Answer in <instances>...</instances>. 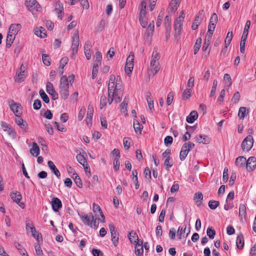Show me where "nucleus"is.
Wrapping results in <instances>:
<instances>
[{
  "label": "nucleus",
  "mask_w": 256,
  "mask_h": 256,
  "mask_svg": "<svg viewBox=\"0 0 256 256\" xmlns=\"http://www.w3.org/2000/svg\"><path fill=\"white\" fill-rule=\"evenodd\" d=\"M94 59L95 62L97 63L101 62L102 59V54L100 52H97L94 56Z\"/></svg>",
  "instance_id": "nucleus-49"
},
{
  "label": "nucleus",
  "mask_w": 256,
  "mask_h": 256,
  "mask_svg": "<svg viewBox=\"0 0 256 256\" xmlns=\"http://www.w3.org/2000/svg\"><path fill=\"white\" fill-rule=\"evenodd\" d=\"M128 236L129 240L132 243L137 244V242H138V237L135 232H134L133 231L130 232L128 233Z\"/></svg>",
  "instance_id": "nucleus-29"
},
{
  "label": "nucleus",
  "mask_w": 256,
  "mask_h": 256,
  "mask_svg": "<svg viewBox=\"0 0 256 256\" xmlns=\"http://www.w3.org/2000/svg\"><path fill=\"white\" fill-rule=\"evenodd\" d=\"M240 92H236L234 94L232 98V102L234 104H236L240 100Z\"/></svg>",
  "instance_id": "nucleus-54"
},
{
  "label": "nucleus",
  "mask_w": 256,
  "mask_h": 256,
  "mask_svg": "<svg viewBox=\"0 0 256 256\" xmlns=\"http://www.w3.org/2000/svg\"><path fill=\"white\" fill-rule=\"evenodd\" d=\"M30 230L32 232V236L39 242L40 241V237H39V233L36 230L34 227H30Z\"/></svg>",
  "instance_id": "nucleus-53"
},
{
  "label": "nucleus",
  "mask_w": 256,
  "mask_h": 256,
  "mask_svg": "<svg viewBox=\"0 0 256 256\" xmlns=\"http://www.w3.org/2000/svg\"><path fill=\"white\" fill-rule=\"evenodd\" d=\"M206 234L210 239H213L216 235V232L212 228L208 227L206 230Z\"/></svg>",
  "instance_id": "nucleus-44"
},
{
  "label": "nucleus",
  "mask_w": 256,
  "mask_h": 256,
  "mask_svg": "<svg viewBox=\"0 0 256 256\" xmlns=\"http://www.w3.org/2000/svg\"><path fill=\"white\" fill-rule=\"evenodd\" d=\"M20 28L21 26L20 24H12L9 28L8 34H14V36H15Z\"/></svg>",
  "instance_id": "nucleus-23"
},
{
  "label": "nucleus",
  "mask_w": 256,
  "mask_h": 256,
  "mask_svg": "<svg viewBox=\"0 0 256 256\" xmlns=\"http://www.w3.org/2000/svg\"><path fill=\"white\" fill-rule=\"evenodd\" d=\"M142 242H141V244H140L137 242V244H136L135 246V254L136 256H140L142 254L143 252V247L142 246Z\"/></svg>",
  "instance_id": "nucleus-32"
},
{
  "label": "nucleus",
  "mask_w": 256,
  "mask_h": 256,
  "mask_svg": "<svg viewBox=\"0 0 256 256\" xmlns=\"http://www.w3.org/2000/svg\"><path fill=\"white\" fill-rule=\"evenodd\" d=\"M195 140L198 143H202L203 144H208L210 142V138L206 135L200 134L196 136L194 138Z\"/></svg>",
  "instance_id": "nucleus-21"
},
{
  "label": "nucleus",
  "mask_w": 256,
  "mask_h": 256,
  "mask_svg": "<svg viewBox=\"0 0 256 256\" xmlns=\"http://www.w3.org/2000/svg\"><path fill=\"white\" fill-rule=\"evenodd\" d=\"M218 20V19L217 14L216 13H213L210 18L209 24L216 26Z\"/></svg>",
  "instance_id": "nucleus-47"
},
{
  "label": "nucleus",
  "mask_w": 256,
  "mask_h": 256,
  "mask_svg": "<svg viewBox=\"0 0 256 256\" xmlns=\"http://www.w3.org/2000/svg\"><path fill=\"white\" fill-rule=\"evenodd\" d=\"M249 113V110L244 106L240 108L238 112V116L241 120H244V117Z\"/></svg>",
  "instance_id": "nucleus-25"
},
{
  "label": "nucleus",
  "mask_w": 256,
  "mask_h": 256,
  "mask_svg": "<svg viewBox=\"0 0 256 256\" xmlns=\"http://www.w3.org/2000/svg\"><path fill=\"white\" fill-rule=\"evenodd\" d=\"M133 66L134 65H125V66H124L125 72L126 74H127L129 76L131 75L132 72L134 68Z\"/></svg>",
  "instance_id": "nucleus-55"
},
{
  "label": "nucleus",
  "mask_w": 256,
  "mask_h": 256,
  "mask_svg": "<svg viewBox=\"0 0 256 256\" xmlns=\"http://www.w3.org/2000/svg\"><path fill=\"white\" fill-rule=\"evenodd\" d=\"M246 158L242 156L237 158L236 160L235 164L238 167H244L246 164Z\"/></svg>",
  "instance_id": "nucleus-28"
},
{
  "label": "nucleus",
  "mask_w": 256,
  "mask_h": 256,
  "mask_svg": "<svg viewBox=\"0 0 256 256\" xmlns=\"http://www.w3.org/2000/svg\"><path fill=\"white\" fill-rule=\"evenodd\" d=\"M15 38V36H14V34H10L8 33L6 38V46L8 48H9L13 42V40Z\"/></svg>",
  "instance_id": "nucleus-38"
},
{
  "label": "nucleus",
  "mask_w": 256,
  "mask_h": 256,
  "mask_svg": "<svg viewBox=\"0 0 256 256\" xmlns=\"http://www.w3.org/2000/svg\"><path fill=\"white\" fill-rule=\"evenodd\" d=\"M256 167V158L254 156L250 157L246 160V168L248 171L254 170Z\"/></svg>",
  "instance_id": "nucleus-14"
},
{
  "label": "nucleus",
  "mask_w": 256,
  "mask_h": 256,
  "mask_svg": "<svg viewBox=\"0 0 256 256\" xmlns=\"http://www.w3.org/2000/svg\"><path fill=\"white\" fill-rule=\"evenodd\" d=\"M173 138L170 136H167L164 138V143L166 146L170 145L172 142Z\"/></svg>",
  "instance_id": "nucleus-63"
},
{
  "label": "nucleus",
  "mask_w": 256,
  "mask_h": 256,
  "mask_svg": "<svg viewBox=\"0 0 256 256\" xmlns=\"http://www.w3.org/2000/svg\"><path fill=\"white\" fill-rule=\"evenodd\" d=\"M68 88L69 84L67 76L66 75L62 76L60 78V94L62 98L66 100L68 98Z\"/></svg>",
  "instance_id": "nucleus-2"
},
{
  "label": "nucleus",
  "mask_w": 256,
  "mask_h": 256,
  "mask_svg": "<svg viewBox=\"0 0 256 256\" xmlns=\"http://www.w3.org/2000/svg\"><path fill=\"white\" fill-rule=\"evenodd\" d=\"M16 118L15 119L16 123L22 129L24 130L28 128V124L20 116H16Z\"/></svg>",
  "instance_id": "nucleus-22"
},
{
  "label": "nucleus",
  "mask_w": 256,
  "mask_h": 256,
  "mask_svg": "<svg viewBox=\"0 0 256 256\" xmlns=\"http://www.w3.org/2000/svg\"><path fill=\"white\" fill-rule=\"evenodd\" d=\"M174 99V92H170L168 96L166 98V104L168 106H170L171 104L172 100Z\"/></svg>",
  "instance_id": "nucleus-51"
},
{
  "label": "nucleus",
  "mask_w": 256,
  "mask_h": 256,
  "mask_svg": "<svg viewBox=\"0 0 256 256\" xmlns=\"http://www.w3.org/2000/svg\"><path fill=\"white\" fill-rule=\"evenodd\" d=\"M254 140L252 136L248 135L243 140L242 148L244 151L248 152L252 147Z\"/></svg>",
  "instance_id": "nucleus-6"
},
{
  "label": "nucleus",
  "mask_w": 256,
  "mask_h": 256,
  "mask_svg": "<svg viewBox=\"0 0 256 256\" xmlns=\"http://www.w3.org/2000/svg\"><path fill=\"white\" fill-rule=\"evenodd\" d=\"M198 118V114L196 111L193 110L186 117V121L188 123H192Z\"/></svg>",
  "instance_id": "nucleus-26"
},
{
  "label": "nucleus",
  "mask_w": 256,
  "mask_h": 256,
  "mask_svg": "<svg viewBox=\"0 0 256 256\" xmlns=\"http://www.w3.org/2000/svg\"><path fill=\"white\" fill-rule=\"evenodd\" d=\"M220 204L218 201L217 200H210L208 202V206L212 210H215Z\"/></svg>",
  "instance_id": "nucleus-42"
},
{
  "label": "nucleus",
  "mask_w": 256,
  "mask_h": 256,
  "mask_svg": "<svg viewBox=\"0 0 256 256\" xmlns=\"http://www.w3.org/2000/svg\"><path fill=\"white\" fill-rule=\"evenodd\" d=\"M192 89L190 88H186L183 92V100L188 99L191 96Z\"/></svg>",
  "instance_id": "nucleus-39"
},
{
  "label": "nucleus",
  "mask_w": 256,
  "mask_h": 256,
  "mask_svg": "<svg viewBox=\"0 0 256 256\" xmlns=\"http://www.w3.org/2000/svg\"><path fill=\"white\" fill-rule=\"evenodd\" d=\"M76 158L78 162L82 165L84 168H85V166H88L86 158L82 154H77Z\"/></svg>",
  "instance_id": "nucleus-30"
},
{
  "label": "nucleus",
  "mask_w": 256,
  "mask_h": 256,
  "mask_svg": "<svg viewBox=\"0 0 256 256\" xmlns=\"http://www.w3.org/2000/svg\"><path fill=\"white\" fill-rule=\"evenodd\" d=\"M190 224H189V227L188 228V230L186 228V226L185 228L184 229H183V228L182 226H179L178 228V232H177V234H178V238L180 240H181L182 238V234H184L186 232V231H187L186 234V236H184V235L183 237L184 238L188 236V234H189V233L190 232Z\"/></svg>",
  "instance_id": "nucleus-20"
},
{
  "label": "nucleus",
  "mask_w": 256,
  "mask_h": 256,
  "mask_svg": "<svg viewBox=\"0 0 256 256\" xmlns=\"http://www.w3.org/2000/svg\"><path fill=\"white\" fill-rule=\"evenodd\" d=\"M35 250L38 256H44L42 250L38 244H35Z\"/></svg>",
  "instance_id": "nucleus-56"
},
{
  "label": "nucleus",
  "mask_w": 256,
  "mask_h": 256,
  "mask_svg": "<svg viewBox=\"0 0 256 256\" xmlns=\"http://www.w3.org/2000/svg\"><path fill=\"white\" fill-rule=\"evenodd\" d=\"M133 126L136 133L141 134L143 127L137 120L134 122Z\"/></svg>",
  "instance_id": "nucleus-31"
},
{
  "label": "nucleus",
  "mask_w": 256,
  "mask_h": 256,
  "mask_svg": "<svg viewBox=\"0 0 256 256\" xmlns=\"http://www.w3.org/2000/svg\"><path fill=\"white\" fill-rule=\"evenodd\" d=\"M165 29H171V18L170 16H166L165 17Z\"/></svg>",
  "instance_id": "nucleus-43"
},
{
  "label": "nucleus",
  "mask_w": 256,
  "mask_h": 256,
  "mask_svg": "<svg viewBox=\"0 0 256 256\" xmlns=\"http://www.w3.org/2000/svg\"><path fill=\"white\" fill-rule=\"evenodd\" d=\"M44 31H45V30L43 28L40 27V28H38V29L36 30L34 34L38 36H39L41 38H44L46 36Z\"/></svg>",
  "instance_id": "nucleus-35"
},
{
  "label": "nucleus",
  "mask_w": 256,
  "mask_h": 256,
  "mask_svg": "<svg viewBox=\"0 0 256 256\" xmlns=\"http://www.w3.org/2000/svg\"><path fill=\"white\" fill-rule=\"evenodd\" d=\"M134 54L132 52H130L127 58L126 64H133L134 60Z\"/></svg>",
  "instance_id": "nucleus-52"
},
{
  "label": "nucleus",
  "mask_w": 256,
  "mask_h": 256,
  "mask_svg": "<svg viewBox=\"0 0 256 256\" xmlns=\"http://www.w3.org/2000/svg\"><path fill=\"white\" fill-rule=\"evenodd\" d=\"M184 20V16L180 15L174 21V36L176 38H179L181 34Z\"/></svg>",
  "instance_id": "nucleus-4"
},
{
  "label": "nucleus",
  "mask_w": 256,
  "mask_h": 256,
  "mask_svg": "<svg viewBox=\"0 0 256 256\" xmlns=\"http://www.w3.org/2000/svg\"><path fill=\"white\" fill-rule=\"evenodd\" d=\"M228 168H225L223 172L222 180L224 182H226L228 180Z\"/></svg>",
  "instance_id": "nucleus-61"
},
{
  "label": "nucleus",
  "mask_w": 256,
  "mask_h": 256,
  "mask_svg": "<svg viewBox=\"0 0 256 256\" xmlns=\"http://www.w3.org/2000/svg\"><path fill=\"white\" fill-rule=\"evenodd\" d=\"M80 44L79 40V34L77 32L74 34L72 36V56H74L77 53L78 50V47Z\"/></svg>",
  "instance_id": "nucleus-9"
},
{
  "label": "nucleus",
  "mask_w": 256,
  "mask_h": 256,
  "mask_svg": "<svg viewBox=\"0 0 256 256\" xmlns=\"http://www.w3.org/2000/svg\"><path fill=\"white\" fill-rule=\"evenodd\" d=\"M194 200L196 202L198 203V206L200 205L203 200V194L200 192H198L195 194Z\"/></svg>",
  "instance_id": "nucleus-34"
},
{
  "label": "nucleus",
  "mask_w": 256,
  "mask_h": 256,
  "mask_svg": "<svg viewBox=\"0 0 256 256\" xmlns=\"http://www.w3.org/2000/svg\"><path fill=\"white\" fill-rule=\"evenodd\" d=\"M79 216L84 224L92 227V220H94V216L92 213L90 212L88 214H86L84 216L79 214Z\"/></svg>",
  "instance_id": "nucleus-12"
},
{
  "label": "nucleus",
  "mask_w": 256,
  "mask_h": 256,
  "mask_svg": "<svg viewBox=\"0 0 256 256\" xmlns=\"http://www.w3.org/2000/svg\"><path fill=\"white\" fill-rule=\"evenodd\" d=\"M11 198L17 203L20 207L22 208H24V204L22 202H20V200L22 198V196L20 194V192H12L10 194Z\"/></svg>",
  "instance_id": "nucleus-15"
},
{
  "label": "nucleus",
  "mask_w": 256,
  "mask_h": 256,
  "mask_svg": "<svg viewBox=\"0 0 256 256\" xmlns=\"http://www.w3.org/2000/svg\"><path fill=\"white\" fill-rule=\"evenodd\" d=\"M30 154L34 156H37L40 154V150L36 142H32V148L30 149Z\"/></svg>",
  "instance_id": "nucleus-24"
},
{
  "label": "nucleus",
  "mask_w": 256,
  "mask_h": 256,
  "mask_svg": "<svg viewBox=\"0 0 256 256\" xmlns=\"http://www.w3.org/2000/svg\"><path fill=\"white\" fill-rule=\"evenodd\" d=\"M74 175H76L74 181L76 185L78 188H82V184L80 178L76 174H74Z\"/></svg>",
  "instance_id": "nucleus-46"
},
{
  "label": "nucleus",
  "mask_w": 256,
  "mask_h": 256,
  "mask_svg": "<svg viewBox=\"0 0 256 256\" xmlns=\"http://www.w3.org/2000/svg\"><path fill=\"white\" fill-rule=\"evenodd\" d=\"M41 106V102L40 100H36L34 101L33 106L34 110H38L40 109Z\"/></svg>",
  "instance_id": "nucleus-64"
},
{
  "label": "nucleus",
  "mask_w": 256,
  "mask_h": 256,
  "mask_svg": "<svg viewBox=\"0 0 256 256\" xmlns=\"http://www.w3.org/2000/svg\"><path fill=\"white\" fill-rule=\"evenodd\" d=\"M54 124L56 128L60 132H65L66 130V128L64 126L63 124L60 125L57 122H54Z\"/></svg>",
  "instance_id": "nucleus-59"
},
{
  "label": "nucleus",
  "mask_w": 256,
  "mask_h": 256,
  "mask_svg": "<svg viewBox=\"0 0 256 256\" xmlns=\"http://www.w3.org/2000/svg\"><path fill=\"white\" fill-rule=\"evenodd\" d=\"M108 102L110 104L114 100L116 103L122 100L123 90L122 82L119 76L116 78L114 74L110 76L108 84Z\"/></svg>",
  "instance_id": "nucleus-1"
},
{
  "label": "nucleus",
  "mask_w": 256,
  "mask_h": 256,
  "mask_svg": "<svg viewBox=\"0 0 256 256\" xmlns=\"http://www.w3.org/2000/svg\"><path fill=\"white\" fill-rule=\"evenodd\" d=\"M52 206L53 210L57 212L62 207V204L60 200L58 198H54L52 200Z\"/></svg>",
  "instance_id": "nucleus-17"
},
{
  "label": "nucleus",
  "mask_w": 256,
  "mask_h": 256,
  "mask_svg": "<svg viewBox=\"0 0 256 256\" xmlns=\"http://www.w3.org/2000/svg\"><path fill=\"white\" fill-rule=\"evenodd\" d=\"M109 228L111 234L112 242L114 246H116L118 244L119 239L118 232H117L113 224H110Z\"/></svg>",
  "instance_id": "nucleus-10"
},
{
  "label": "nucleus",
  "mask_w": 256,
  "mask_h": 256,
  "mask_svg": "<svg viewBox=\"0 0 256 256\" xmlns=\"http://www.w3.org/2000/svg\"><path fill=\"white\" fill-rule=\"evenodd\" d=\"M180 0H172L170 4V9L171 12H173L177 9Z\"/></svg>",
  "instance_id": "nucleus-36"
},
{
  "label": "nucleus",
  "mask_w": 256,
  "mask_h": 256,
  "mask_svg": "<svg viewBox=\"0 0 256 256\" xmlns=\"http://www.w3.org/2000/svg\"><path fill=\"white\" fill-rule=\"evenodd\" d=\"M92 210L95 214L94 218L98 217V220L101 222H105V218L102 213V210L100 206L95 203L93 204Z\"/></svg>",
  "instance_id": "nucleus-8"
},
{
  "label": "nucleus",
  "mask_w": 256,
  "mask_h": 256,
  "mask_svg": "<svg viewBox=\"0 0 256 256\" xmlns=\"http://www.w3.org/2000/svg\"><path fill=\"white\" fill-rule=\"evenodd\" d=\"M114 168L115 171H118L119 170L120 162L118 158H115L114 160Z\"/></svg>",
  "instance_id": "nucleus-60"
},
{
  "label": "nucleus",
  "mask_w": 256,
  "mask_h": 256,
  "mask_svg": "<svg viewBox=\"0 0 256 256\" xmlns=\"http://www.w3.org/2000/svg\"><path fill=\"white\" fill-rule=\"evenodd\" d=\"M46 90L47 92L52 96V98L54 100H56L58 98V94L56 92L54 88L53 84L50 82H48L46 86Z\"/></svg>",
  "instance_id": "nucleus-13"
},
{
  "label": "nucleus",
  "mask_w": 256,
  "mask_h": 256,
  "mask_svg": "<svg viewBox=\"0 0 256 256\" xmlns=\"http://www.w3.org/2000/svg\"><path fill=\"white\" fill-rule=\"evenodd\" d=\"M54 10L57 12L58 14V17L60 18V20H62V18L64 12H63V4L60 2L58 1L56 2Z\"/></svg>",
  "instance_id": "nucleus-18"
},
{
  "label": "nucleus",
  "mask_w": 256,
  "mask_h": 256,
  "mask_svg": "<svg viewBox=\"0 0 256 256\" xmlns=\"http://www.w3.org/2000/svg\"><path fill=\"white\" fill-rule=\"evenodd\" d=\"M48 164L49 168L52 170V172L57 176L60 177V172L56 168L54 162L52 161L49 160L48 162Z\"/></svg>",
  "instance_id": "nucleus-27"
},
{
  "label": "nucleus",
  "mask_w": 256,
  "mask_h": 256,
  "mask_svg": "<svg viewBox=\"0 0 256 256\" xmlns=\"http://www.w3.org/2000/svg\"><path fill=\"white\" fill-rule=\"evenodd\" d=\"M26 68L24 65H21L18 70H17L14 77V80L16 82L20 83L24 81L26 74Z\"/></svg>",
  "instance_id": "nucleus-5"
},
{
  "label": "nucleus",
  "mask_w": 256,
  "mask_h": 256,
  "mask_svg": "<svg viewBox=\"0 0 256 256\" xmlns=\"http://www.w3.org/2000/svg\"><path fill=\"white\" fill-rule=\"evenodd\" d=\"M154 30V22L152 21L148 25V28H146V31L148 33V34H152Z\"/></svg>",
  "instance_id": "nucleus-57"
},
{
  "label": "nucleus",
  "mask_w": 256,
  "mask_h": 256,
  "mask_svg": "<svg viewBox=\"0 0 256 256\" xmlns=\"http://www.w3.org/2000/svg\"><path fill=\"white\" fill-rule=\"evenodd\" d=\"M236 243L237 247L238 248L242 249L243 248L244 246V238L242 236H238Z\"/></svg>",
  "instance_id": "nucleus-37"
},
{
  "label": "nucleus",
  "mask_w": 256,
  "mask_h": 256,
  "mask_svg": "<svg viewBox=\"0 0 256 256\" xmlns=\"http://www.w3.org/2000/svg\"><path fill=\"white\" fill-rule=\"evenodd\" d=\"M194 146V144L190 142L184 143L180 152V158L181 160H184L188 154L190 150L193 148Z\"/></svg>",
  "instance_id": "nucleus-3"
},
{
  "label": "nucleus",
  "mask_w": 256,
  "mask_h": 256,
  "mask_svg": "<svg viewBox=\"0 0 256 256\" xmlns=\"http://www.w3.org/2000/svg\"><path fill=\"white\" fill-rule=\"evenodd\" d=\"M160 65H150L148 68V74L150 77L154 76L160 70Z\"/></svg>",
  "instance_id": "nucleus-19"
},
{
  "label": "nucleus",
  "mask_w": 256,
  "mask_h": 256,
  "mask_svg": "<svg viewBox=\"0 0 256 256\" xmlns=\"http://www.w3.org/2000/svg\"><path fill=\"white\" fill-rule=\"evenodd\" d=\"M25 5L28 8V10L33 12L34 10H38L40 6L36 0H26Z\"/></svg>",
  "instance_id": "nucleus-11"
},
{
  "label": "nucleus",
  "mask_w": 256,
  "mask_h": 256,
  "mask_svg": "<svg viewBox=\"0 0 256 256\" xmlns=\"http://www.w3.org/2000/svg\"><path fill=\"white\" fill-rule=\"evenodd\" d=\"M160 58V54L159 53L154 54L152 55V60L150 64H154Z\"/></svg>",
  "instance_id": "nucleus-50"
},
{
  "label": "nucleus",
  "mask_w": 256,
  "mask_h": 256,
  "mask_svg": "<svg viewBox=\"0 0 256 256\" xmlns=\"http://www.w3.org/2000/svg\"><path fill=\"white\" fill-rule=\"evenodd\" d=\"M93 112V106L92 105L89 104L88 108L86 118V122L88 126H91L92 124Z\"/></svg>",
  "instance_id": "nucleus-16"
},
{
  "label": "nucleus",
  "mask_w": 256,
  "mask_h": 256,
  "mask_svg": "<svg viewBox=\"0 0 256 256\" xmlns=\"http://www.w3.org/2000/svg\"><path fill=\"white\" fill-rule=\"evenodd\" d=\"M8 104L16 116H20L22 114V106L20 104L15 102L14 100L8 102Z\"/></svg>",
  "instance_id": "nucleus-7"
},
{
  "label": "nucleus",
  "mask_w": 256,
  "mask_h": 256,
  "mask_svg": "<svg viewBox=\"0 0 256 256\" xmlns=\"http://www.w3.org/2000/svg\"><path fill=\"white\" fill-rule=\"evenodd\" d=\"M131 141V139L129 138H124L123 143L125 149L128 150L130 148Z\"/></svg>",
  "instance_id": "nucleus-45"
},
{
  "label": "nucleus",
  "mask_w": 256,
  "mask_h": 256,
  "mask_svg": "<svg viewBox=\"0 0 256 256\" xmlns=\"http://www.w3.org/2000/svg\"><path fill=\"white\" fill-rule=\"evenodd\" d=\"M98 68V65H94L92 72V78L93 79L95 78L97 76Z\"/></svg>",
  "instance_id": "nucleus-62"
},
{
  "label": "nucleus",
  "mask_w": 256,
  "mask_h": 256,
  "mask_svg": "<svg viewBox=\"0 0 256 256\" xmlns=\"http://www.w3.org/2000/svg\"><path fill=\"white\" fill-rule=\"evenodd\" d=\"M106 104V98L105 96H102L100 98V106L102 109Z\"/></svg>",
  "instance_id": "nucleus-58"
},
{
  "label": "nucleus",
  "mask_w": 256,
  "mask_h": 256,
  "mask_svg": "<svg viewBox=\"0 0 256 256\" xmlns=\"http://www.w3.org/2000/svg\"><path fill=\"white\" fill-rule=\"evenodd\" d=\"M40 97L46 103L48 104L50 102V99L47 94L45 93L44 90H40L39 92Z\"/></svg>",
  "instance_id": "nucleus-40"
},
{
  "label": "nucleus",
  "mask_w": 256,
  "mask_h": 256,
  "mask_svg": "<svg viewBox=\"0 0 256 256\" xmlns=\"http://www.w3.org/2000/svg\"><path fill=\"white\" fill-rule=\"evenodd\" d=\"M246 214V206L244 204H240L239 207V216H245Z\"/></svg>",
  "instance_id": "nucleus-41"
},
{
  "label": "nucleus",
  "mask_w": 256,
  "mask_h": 256,
  "mask_svg": "<svg viewBox=\"0 0 256 256\" xmlns=\"http://www.w3.org/2000/svg\"><path fill=\"white\" fill-rule=\"evenodd\" d=\"M128 101L126 100V98H124L122 102L120 104V106L121 108V111L123 112H124L127 111V106H128Z\"/></svg>",
  "instance_id": "nucleus-48"
},
{
  "label": "nucleus",
  "mask_w": 256,
  "mask_h": 256,
  "mask_svg": "<svg viewBox=\"0 0 256 256\" xmlns=\"http://www.w3.org/2000/svg\"><path fill=\"white\" fill-rule=\"evenodd\" d=\"M14 246L22 255L23 256H28V255L26 254V250L19 243L15 242Z\"/></svg>",
  "instance_id": "nucleus-33"
}]
</instances>
